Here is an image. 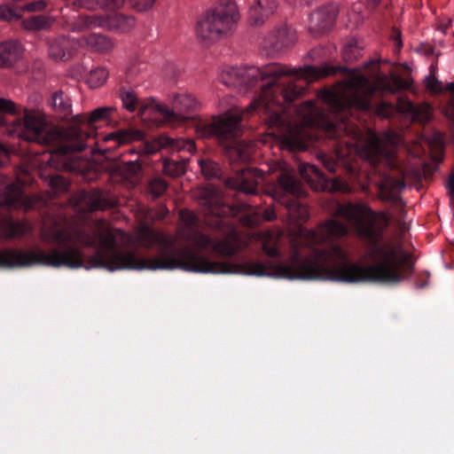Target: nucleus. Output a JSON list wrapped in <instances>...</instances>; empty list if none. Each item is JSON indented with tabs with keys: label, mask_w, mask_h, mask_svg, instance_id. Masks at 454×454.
Here are the masks:
<instances>
[{
	"label": "nucleus",
	"mask_w": 454,
	"mask_h": 454,
	"mask_svg": "<svg viewBox=\"0 0 454 454\" xmlns=\"http://www.w3.org/2000/svg\"><path fill=\"white\" fill-rule=\"evenodd\" d=\"M135 242L143 247L158 246V256L144 260L133 253L123 251L131 244V238L119 229L108 228L104 223L93 226L63 230L54 234V240L67 246L45 253L41 248L27 251L6 250L0 252V267H25L41 264L51 267L76 269L85 267L118 270H174L200 273H231V267L222 262H212L197 254L189 247L175 249L176 238L156 231L147 225L139 226Z\"/></svg>",
	"instance_id": "nucleus-1"
},
{
	"label": "nucleus",
	"mask_w": 454,
	"mask_h": 454,
	"mask_svg": "<svg viewBox=\"0 0 454 454\" xmlns=\"http://www.w3.org/2000/svg\"><path fill=\"white\" fill-rule=\"evenodd\" d=\"M348 233V228L336 219H329L320 223L315 231L297 226L290 233L293 254L288 262L274 267L254 263L247 273L288 279L394 283L404 278L411 270L410 254L399 244L372 246L365 255L372 262L371 265L348 261V252L339 245L316 250L311 255L302 258L300 251L302 247L314 250L320 244L341 238Z\"/></svg>",
	"instance_id": "nucleus-2"
},
{
	"label": "nucleus",
	"mask_w": 454,
	"mask_h": 454,
	"mask_svg": "<svg viewBox=\"0 0 454 454\" xmlns=\"http://www.w3.org/2000/svg\"><path fill=\"white\" fill-rule=\"evenodd\" d=\"M404 86V82L396 75L378 77L376 86H373L359 72L349 71L343 82H339L332 90H325L320 94L322 100L334 112V120L313 101L305 102L297 111L301 123L288 124L281 135L283 146L290 150L305 149L308 142L313 138L309 130L311 128L322 129L332 137L337 136L338 130L349 132L351 129L348 124L338 121L337 113L349 106L369 109L375 89L394 92Z\"/></svg>",
	"instance_id": "nucleus-3"
},
{
	"label": "nucleus",
	"mask_w": 454,
	"mask_h": 454,
	"mask_svg": "<svg viewBox=\"0 0 454 454\" xmlns=\"http://www.w3.org/2000/svg\"><path fill=\"white\" fill-rule=\"evenodd\" d=\"M334 73V69L327 67H305L303 68H290L280 63H270L261 68L252 67L247 70L249 77L261 81L260 98L253 101L243 113L252 114L261 111L266 116L270 127L282 128L286 118L282 113L281 100L292 102L302 95L304 87L296 82L283 77L294 76L298 80L311 82Z\"/></svg>",
	"instance_id": "nucleus-4"
},
{
	"label": "nucleus",
	"mask_w": 454,
	"mask_h": 454,
	"mask_svg": "<svg viewBox=\"0 0 454 454\" xmlns=\"http://www.w3.org/2000/svg\"><path fill=\"white\" fill-rule=\"evenodd\" d=\"M172 108L151 100L142 105L139 114L142 121L149 125L161 122L175 126L191 119V114L200 108V101L191 93L182 92L173 96Z\"/></svg>",
	"instance_id": "nucleus-5"
},
{
	"label": "nucleus",
	"mask_w": 454,
	"mask_h": 454,
	"mask_svg": "<svg viewBox=\"0 0 454 454\" xmlns=\"http://www.w3.org/2000/svg\"><path fill=\"white\" fill-rule=\"evenodd\" d=\"M238 20V8L234 3L220 4L198 21L197 36L206 45L213 43L226 35Z\"/></svg>",
	"instance_id": "nucleus-6"
},
{
	"label": "nucleus",
	"mask_w": 454,
	"mask_h": 454,
	"mask_svg": "<svg viewBox=\"0 0 454 454\" xmlns=\"http://www.w3.org/2000/svg\"><path fill=\"white\" fill-rule=\"evenodd\" d=\"M334 215L345 219L358 237L367 241H377L380 234V223H385L383 215L375 214L365 204H338Z\"/></svg>",
	"instance_id": "nucleus-7"
},
{
	"label": "nucleus",
	"mask_w": 454,
	"mask_h": 454,
	"mask_svg": "<svg viewBox=\"0 0 454 454\" xmlns=\"http://www.w3.org/2000/svg\"><path fill=\"white\" fill-rule=\"evenodd\" d=\"M134 16L118 13L114 15H80L71 25V31L80 33L94 28H104L121 34H127L136 27Z\"/></svg>",
	"instance_id": "nucleus-8"
},
{
	"label": "nucleus",
	"mask_w": 454,
	"mask_h": 454,
	"mask_svg": "<svg viewBox=\"0 0 454 454\" xmlns=\"http://www.w3.org/2000/svg\"><path fill=\"white\" fill-rule=\"evenodd\" d=\"M400 142L401 137L394 131H387L380 137L368 131L364 143L361 145V155L373 164L381 159L389 160L393 157L395 148Z\"/></svg>",
	"instance_id": "nucleus-9"
},
{
	"label": "nucleus",
	"mask_w": 454,
	"mask_h": 454,
	"mask_svg": "<svg viewBox=\"0 0 454 454\" xmlns=\"http://www.w3.org/2000/svg\"><path fill=\"white\" fill-rule=\"evenodd\" d=\"M242 116L235 113H224L212 119L211 122L198 125L196 132L199 137L207 138L215 137L225 140L239 136L241 132L240 121Z\"/></svg>",
	"instance_id": "nucleus-10"
},
{
	"label": "nucleus",
	"mask_w": 454,
	"mask_h": 454,
	"mask_svg": "<svg viewBox=\"0 0 454 454\" xmlns=\"http://www.w3.org/2000/svg\"><path fill=\"white\" fill-rule=\"evenodd\" d=\"M46 125V116L43 112L25 110L23 117L13 121L9 132L27 141L44 143Z\"/></svg>",
	"instance_id": "nucleus-11"
},
{
	"label": "nucleus",
	"mask_w": 454,
	"mask_h": 454,
	"mask_svg": "<svg viewBox=\"0 0 454 454\" xmlns=\"http://www.w3.org/2000/svg\"><path fill=\"white\" fill-rule=\"evenodd\" d=\"M180 220L184 226L178 228L176 235L174 237L176 238V242L177 239H182L186 243L192 244L197 248H204L211 242L207 236L195 230L196 216L192 211L187 209L181 210Z\"/></svg>",
	"instance_id": "nucleus-12"
},
{
	"label": "nucleus",
	"mask_w": 454,
	"mask_h": 454,
	"mask_svg": "<svg viewBox=\"0 0 454 454\" xmlns=\"http://www.w3.org/2000/svg\"><path fill=\"white\" fill-rule=\"evenodd\" d=\"M269 171L271 173L280 171L278 183L285 192L295 197H300L303 194L300 182L293 176V168L286 161L276 160L271 162Z\"/></svg>",
	"instance_id": "nucleus-13"
},
{
	"label": "nucleus",
	"mask_w": 454,
	"mask_h": 454,
	"mask_svg": "<svg viewBox=\"0 0 454 454\" xmlns=\"http://www.w3.org/2000/svg\"><path fill=\"white\" fill-rule=\"evenodd\" d=\"M262 181L263 176L261 171L255 168H247L238 173L235 177L229 179L227 184L240 192L254 194Z\"/></svg>",
	"instance_id": "nucleus-14"
},
{
	"label": "nucleus",
	"mask_w": 454,
	"mask_h": 454,
	"mask_svg": "<svg viewBox=\"0 0 454 454\" xmlns=\"http://www.w3.org/2000/svg\"><path fill=\"white\" fill-rule=\"evenodd\" d=\"M35 198H23L20 186L18 184H9L0 192V205L2 207L27 210L35 207Z\"/></svg>",
	"instance_id": "nucleus-15"
},
{
	"label": "nucleus",
	"mask_w": 454,
	"mask_h": 454,
	"mask_svg": "<svg viewBox=\"0 0 454 454\" xmlns=\"http://www.w3.org/2000/svg\"><path fill=\"white\" fill-rule=\"evenodd\" d=\"M79 50L77 38L60 36L49 43L48 55L54 61L66 60Z\"/></svg>",
	"instance_id": "nucleus-16"
},
{
	"label": "nucleus",
	"mask_w": 454,
	"mask_h": 454,
	"mask_svg": "<svg viewBox=\"0 0 454 454\" xmlns=\"http://www.w3.org/2000/svg\"><path fill=\"white\" fill-rule=\"evenodd\" d=\"M337 16V9L331 5L314 12L309 19V29L314 33H324L330 29Z\"/></svg>",
	"instance_id": "nucleus-17"
},
{
	"label": "nucleus",
	"mask_w": 454,
	"mask_h": 454,
	"mask_svg": "<svg viewBox=\"0 0 454 454\" xmlns=\"http://www.w3.org/2000/svg\"><path fill=\"white\" fill-rule=\"evenodd\" d=\"M443 145V135L441 132H434L429 137H420L409 150L411 154L419 157L426 152L424 146H427V149L434 157L442 152Z\"/></svg>",
	"instance_id": "nucleus-18"
},
{
	"label": "nucleus",
	"mask_w": 454,
	"mask_h": 454,
	"mask_svg": "<svg viewBox=\"0 0 454 454\" xmlns=\"http://www.w3.org/2000/svg\"><path fill=\"white\" fill-rule=\"evenodd\" d=\"M63 137L67 140V144L58 149L61 154H67L73 151H82L87 146L84 141L88 135L80 127L67 128L63 131Z\"/></svg>",
	"instance_id": "nucleus-19"
},
{
	"label": "nucleus",
	"mask_w": 454,
	"mask_h": 454,
	"mask_svg": "<svg viewBox=\"0 0 454 454\" xmlns=\"http://www.w3.org/2000/svg\"><path fill=\"white\" fill-rule=\"evenodd\" d=\"M79 49L86 48L90 51L106 53L114 48V43L106 35L101 34H90L77 38Z\"/></svg>",
	"instance_id": "nucleus-20"
},
{
	"label": "nucleus",
	"mask_w": 454,
	"mask_h": 454,
	"mask_svg": "<svg viewBox=\"0 0 454 454\" xmlns=\"http://www.w3.org/2000/svg\"><path fill=\"white\" fill-rule=\"evenodd\" d=\"M276 3L273 0H255L249 7L248 20L253 26H259L273 13Z\"/></svg>",
	"instance_id": "nucleus-21"
},
{
	"label": "nucleus",
	"mask_w": 454,
	"mask_h": 454,
	"mask_svg": "<svg viewBox=\"0 0 454 454\" xmlns=\"http://www.w3.org/2000/svg\"><path fill=\"white\" fill-rule=\"evenodd\" d=\"M271 197L285 204L288 210V216L291 222L295 221H306L309 217V210L306 206L300 204L295 199L289 200H283L281 192L273 191Z\"/></svg>",
	"instance_id": "nucleus-22"
},
{
	"label": "nucleus",
	"mask_w": 454,
	"mask_h": 454,
	"mask_svg": "<svg viewBox=\"0 0 454 454\" xmlns=\"http://www.w3.org/2000/svg\"><path fill=\"white\" fill-rule=\"evenodd\" d=\"M208 239L211 242L203 249L210 247L212 252L216 254L231 255L239 249L238 234L235 231H231L230 235L222 240L216 241L209 237Z\"/></svg>",
	"instance_id": "nucleus-23"
},
{
	"label": "nucleus",
	"mask_w": 454,
	"mask_h": 454,
	"mask_svg": "<svg viewBox=\"0 0 454 454\" xmlns=\"http://www.w3.org/2000/svg\"><path fill=\"white\" fill-rule=\"evenodd\" d=\"M115 111L116 107L113 106H101L87 114L77 115L76 121L80 123L87 124L89 127H93L98 121H110Z\"/></svg>",
	"instance_id": "nucleus-24"
},
{
	"label": "nucleus",
	"mask_w": 454,
	"mask_h": 454,
	"mask_svg": "<svg viewBox=\"0 0 454 454\" xmlns=\"http://www.w3.org/2000/svg\"><path fill=\"white\" fill-rule=\"evenodd\" d=\"M403 187L404 184L402 181L392 176H386L379 184L380 196L382 200L396 202Z\"/></svg>",
	"instance_id": "nucleus-25"
},
{
	"label": "nucleus",
	"mask_w": 454,
	"mask_h": 454,
	"mask_svg": "<svg viewBox=\"0 0 454 454\" xmlns=\"http://www.w3.org/2000/svg\"><path fill=\"white\" fill-rule=\"evenodd\" d=\"M145 134L143 131L134 129H122L109 133L104 137L105 141H114L117 145L129 144L135 141H141L144 139Z\"/></svg>",
	"instance_id": "nucleus-26"
},
{
	"label": "nucleus",
	"mask_w": 454,
	"mask_h": 454,
	"mask_svg": "<svg viewBox=\"0 0 454 454\" xmlns=\"http://www.w3.org/2000/svg\"><path fill=\"white\" fill-rule=\"evenodd\" d=\"M23 53L22 46L18 42L0 43V67L12 64L18 60Z\"/></svg>",
	"instance_id": "nucleus-27"
},
{
	"label": "nucleus",
	"mask_w": 454,
	"mask_h": 454,
	"mask_svg": "<svg viewBox=\"0 0 454 454\" xmlns=\"http://www.w3.org/2000/svg\"><path fill=\"white\" fill-rule=\"evenodd\" d=\"M160 148H168L173 152H188L195 151V144L192 139H174L169 137H160L157 140Z\"/></svg>",
	"instance_id": "nucleus-28"
},
{
	"label": "nucleus",
	"mask_w": 454,
	"mask_h": 454,
	"mask_svg": "<svg viewBox=\"0 0 454 454\" xmlns=\"http://www.w3.org/2000/svg\"><path fill=\"white\" fill-rule=\"evenodd\" d=\"M50 105L61 118H67L72 113L71 101L61 91L52 94Z\"/></svg>",
	"instance_id": "nucleus-29"
},
{
	"label": "nucleus",
	"mask_w": 454,
	"mask_h": 454,
	"mask_svg": "<svg viewBox=\"0 0 454 454\" xmlns=\"http://www.w3.org/2000/svg\"><path fill=\"white\" fill-rule=\"evenodd\" d=\"M55 22L52 16L38 15L31 16L22 20V27L27 30H40L51 27Z\"/></svg>",
	"instance_id": "nucleus-30"
},
{
	"label": "nucleus",
	"mask_w": 454,
	"mask_h": 454,
	"mask_svg": "<svg viewBox=\"0 0 454 454\" xmlns=\"http://www.w3.org/2000/svg\"><path fill=\"white\" fill-rule=\"evenodd\" d=\"M275 40L272 43L273 48L276 51H280L284 48H288L292 46L296 41V35L294 31L291 28H281L277 31L274 35Z\"/></svg>",
	"instance_id": "nucleus-31"
},
{
	"label": "nucleus",
	"mask_w": 454,
	"mask_h": 454,
	"mask_svg": "<svg viewBox=\"0 0 454 454\" xmlns=\"http://www.w3.org/2000/svg\"><path fill=\"white\" fill-rule=\"evenodd\" d=\"M201 204L207 207V214L220 215L224 213L223 209L220 208L218 197L208 189L200 192Z\"/></svg>",
	"instance_id": "nucleus-32"
},
{
	"label": "nucleus",
	"mask_w": 454,
	"mask_h": 454,
	"mask_svg": "<svg viewBox=\"0 0 454 454\" xmlns=\"http://www.w3.org/2000/svg\"><path fill=\"white\" fill-rule=\"evenodd\" d=\"M29 226L24 223L13 222L6 220L1 227L2 234L5 238H16L28 231Z\"/></svg>",
	"instance_id": "nucleus-33"
},
{
	"label": "nucleus",
	"mask_w": 454,
	"mask_h": 454,
	"mask_svg": "<svg viewBox=\"0 0 454 454\" xmlns=\"http://www.w3.org/2000/svg\"><path fill=\"white\" fill-rule=\"evenodd\" d=\"M109 73L105 67H97L90 71L86 77V82L91 89H98L105 84Z\"/></svg>",
	"instance_id": "nucleus-34"
},
{
	"label": "nucleus",
	"mask_w": 454,
	"mask_h": 454,
	"mask_svg": "<svg viewBox=\"0 0 454 454\" xmlns=\"http://www.w3.org/2000/svg\"><path fill=\"white\" fill-rule=\"evenodd\" d=\"M280 239V233L278 232H266L262 237V247L265 253L271 256L275 257L278 255V242Z\"/></svg>",
	"instance_id": "nucleus-35"
},
{
	"label": "nucleus",
	"mask_w": 454,
	"mask_h": 454,
	"mask_svg": "<svg viewBox=\"0 0 454 454\" xmlns=\"http://www.w3.org/2000/svg\"><path fill=\"white\" fill-rule=\"evenodd\" d=\"M252 152L250 145L239 143L230 150V156L234 160L247 161L251 159Z\"/></svg>",
	"instance_id": "nucleus-36"
},
{
	"label": "nucleus",
	"mask_w": 454,
	"mask_h": 454,
	"mask_svg": "<svg viewBox=\"0 0 454 454\" xmlns=\"http://www.w3.org/2000/svg\"><path fill=\"white\" fill-rule=\"evenodd\" d=\"M185 160H166L163 164V171L166 175L172 177L179 176L185 172Z\"/></svg>",
	"instance_id": "nucleus-37"
},
{
	"label": "nucleus",
	"mask_w": 454,
	"mask_h": 454,
	"mask_svg": "<svg viewBox=\"0 0 454 454\" xmlns=\"http://www.w3.org/2000/svg\"><path fill=\"white\" fill-rule=\"evenodd\" d=\"M83 200L90 210H102L106 207V202L102 200L101 194L98 192H92L84 195Z\"/></svg>",
	"instance_id": "nucleus-38"
},
{
	"label": "nucleus",
	"mask_w": 454,
	"mask_h": 454,
	"mask_svg": "<svg viewBox=\"0 0 454 454\" xmlns=\"http://www.w3.org/2000/svg\"><path fill=\"white\" fill-rule=\"evenodd\" d=\"M201 173L206 178H214L219 176L220 168L216 163L210 160H200L199 161Z\"/></svg>",
	"instance_id": "nucleus-39"
},
{
	"label": "nucleus",
	"mask_w": 454,
	"mask_h": 454,
	"mask_svg": "<svg viewBox=\"0 0 454 454\" xmlns=\"http://www.w3.org/2000/svg\"><path fill=\"white\" fill-rule=\"evenodd\" d=\"M299 169L301 176L308 182H310L313 176L323 179L321 171L314 164H301Z\"/></svg>",
	"instance_id": "nucleus-40"
},
{
	"label": "nucleus",
	"mask_w": 454,
	"mask_h": 454,
	"mask_svg": "<svg viewBox=\"0 0 454 454\" xmlns=\"http://www.w3.org/2000/svg\"><path fill=\"white\" fill-rule=\"evenodd\" d=\"M20 18V14L18 10L10 4H0V20L4 21H13Z\"/></svg>",
	"instance_id": "nucleus-41"
},
{
	"label": "nucleus",
	"mask_w": 454,
	"mask_h": 454,
	"mask_svg": "<svg viewBox=\"0 0 454 454\" xmlns=\"http://www.w3.org/2000/svg\"><path fill=\"white\" fill-rule=\"evenodd\" d=\"M432 116V110L428 105L416 106L414 114H412V120L419 122H426L430 120Z\"/></svg>",
	"instance_id": "nucleus-42"
},
{
	"label": "nucleus",
	"mask_w": 454,
	"mask_h": 454,
	"mask_svg": "<svg viewBox=\"0 0 454 454\" xmlns=\"http://www.w3.org/2000/svg\"><path fill=\"white\" fill-rule=\"evenodd\" d=\"M167 189L166 182L161 178L153 179L148 185V191L154 197L160 196Z\"/></svg>",
	"instance_id": "nucleus-43"
},
{
	"label": "nucleus",
	"mask_w": 454,
	"mask_h": 454,
	"mask_svg": "<svg viewBox=\"0 0 454 454\" xmlns=\"http://www.w3.org/2000/svg\"><path fill=\"white\" fill-rule=\"evenodd\" d=\"M122 106L129 112L136 110L138 100L137 96L131 91H125L121 94Z\"/></svg>",
	"instance_id": "nucleus-44"
},
{
	"label": "nucleus",
	"mask_w": 454,
	"mask_h": 454,
	"mask_svg": "<svg viewBox=\"0 0 454 454\" xmlns=\"http://www.w3.org/2000/svg\"><path fill=\"white\" fill-rule=\"evenodd\" d=\"M218 107L224 113H230V111H233V113H235L238 111V113L241 114V111L235 106L234 99L229 96L219 100Z\"/></svg>",
	"instance_id": "nucleus-45"
},
{
	"label": "nucleus",
	"mask_w": 454,
	"mask_h": 454,
	"mask_svg": "<svg viewBox=\"0 0 454 454\" xmlns=\"http://www.w3.org/2000/svg\"><path fill=\"white\" fill-rule=\"evenodd\" d=\"M141 170V165L137 161H129L123 166V172L127 177L137 176Z\"/></svg>",
	"instance_id": "nucleus-46"
},
{
	"label": "nucleus",
	"mask_w": 454,
	"mask_h": 454,
	"mask_svg": "<svg viewBox=\"0 0 454 454\" xmlns=\"http://www.w3.org/2000/svg\"><path fill=\"white\" fill-rule=\"evenodd\" d=\"M102 0H76L74 5L90 11L101 9Z\"/></svg>",
	"instance_id": "nucleus-47"
},
{
	"label": "nucleus",
	"mask_w": 454,
	"mask_h": 454,
	"mask_svg": "<svg viewBox=\"0 0 454 454\" xmlns=\"http://www.w3.org/2000/svg\"><path fill=\"white\" fill-rule=\"evenodd\" d=\"M155 3V0H130L132 7L137 12H146L150 10Z\"/></svg>",
	"instance_id": "nucleus-48"
},
{
	"label": "nucleus",
	"mask_w": 454,
	"mask_h": 454,
	"mask_svg": "<svg viewBox=\"0 0 454 454\" xmlns=\"http://www.w3.org/2000/svg\"><path fill=\"white\" fill-rule=\"evenodd\" d=\"M415 107L416 106L403 98H400L396 106V108L399 112L409 114L411 118H412V114H414Z\"/></svg>",
	"instance_id": "nucleus-49"
},
{
	"label": "nucleus",
	"mask_w": 454,
	"mask_h": 454,
	"mask_svg": "<svg viewBox=\"0 0 454 454\" xmlns=\"http://www.w3.org/2000/svg\"><path fill=\"white\" fill-rule=\"evenodd\" d=\"M427 89L434 93H440L442 91V83L434 76H427L425 79Z\"/></svg>",
	"instance_id": "nucleus-50"
},
{
	"label": "nucleus",
	"mask_w": 454,
	"mask_h": 454,
	"mask_svg": "<svg viewBox=\"0 0 454 454\" xmlns=\"http://www.w3.org/2000/svg\"><path fill=\"white\" fill-rule=\"evenodd\" d=\"M126 0H102V10H118L124 6Z\"/></svg>",
	"instance_id": "nucleus-51"
},
{
	"label": "nucleus",
	"mask_w": 454,
	"mask_h": 454,
	"mask_svg": "<svg viewBox=\"0 0 454 454\" xmlns=\"http://www.w3.org/2000/svg\"><path fill=\"white\" fill-rule=\"evenodd\" d=\"M330 190L334 192H348L350 191V188L348 184L343 180L340 178H335L332 180V185Z\"/></svg>",
	"instance_id": "nucleus-52"
},
{
	"label": "nucleus",
	"mask_w": 454,
	"mask_h": 454,
	"mask_svg": "<svg viewBox=\"0 0 454 454\" xmlns=\"http://www.w3.org/2000/svg\"><path fill=\"white\" fill-rule=\"evenodd\" d=\"M47 3L44 0H37L26 4L23 9L27 12H41L45 9Z\"/></svg>",
	"instance_id": "nucleus-53"
},
{
	"label": "nucleus",
	"mask_w": 454,
	"mask_h": 454,
	"mask_svg": "<svg viewBox=\"0 0 454 454\" xmlns=\"http://www.w3.org/2000/svg\"><path fill=\"white\" fill-rule=\"evenodd\" d=\"M15 111L12 101L5 98H0V112L13 113Z\"/></svg>",
	"instance_id": "nucleus-54"
},
{
	"label": "nucleus",
	"mask_w": 454,
	"mask_h": 454,
	"mask_svg": "<svg viewBox=\"0 0 454 454\" xmlns=\"http://www.w3.org/2000/svg\"><path fill=\"white\" fill-rule=\"evenodd\" d=\"M242 223L247 226H254L260 223V216L257 213L247 215L242 217Z\"/></svg>",
	"instance_id": "nucleus-55"
},
{
	"label": "nucleus",
	"mask_w": 454,
	"mask_h": 454,
	"mask_svg": "<svg viewBox=\"0 0 454 454\" xmlns=\"http://www.w3.org/2000/svg\"><path fill=\"white\" fill-rule=\"evenodd\" d=\"M220 81L222 83L229 87L236 85V81L232 78L230 72H223L220 74Z\"/></svg>",
	"instance_id": "nucleus-56"
},
{
	"label": "nucleus",
	"mask_w": 454,
	"mask_h": 454,
	"mask_svg": "<svg viewBox=\"0 0 454 454\" xmlns=\"http://www.w3.org/2000/svg\"><path fill=\"white\" fill-rule=\"evenodd\" d=\"M393 111V107L387 104H381L377 108V114L383 117H388Z\"/></svg>",
	"instance_id": "nucleus-57"
},
{
	"label": "nucleus",
	"mask_w": 454,
	"mask_h": 454,
	"mask_svg": "<svg viewBox=\"0 0 454 454\" xmlns=\"http://www.w3.org/2000/svg\"><path fill=\"white\" fill-rule=\"evenodd\" d=\"M324 166L331 172H334L335 171V168H336V163L332 160L330 159L329 157H327L326 155H322L320 157Z\"/></svg>",
	"instance_id": "nucleus-58"
},
{
	"label": "nucleus",
	"mask_w": 454,
	"mask_h": 454,
	"mask_svg": "<svg viewBox=\"0 0 454 454\" xmlns=\"http://www.w3.org/2000/svg\"><path fill=\"white\" fill-rule=\"evenodd\" d=\"M262 218L266 221H273L277 218L274 207H267L262 214Z\"/></svg>",
	"instance_id": "nucleus-59"
},
{
	"label": "nucleus",
	"mask_w": 454,
	"mask_h": 454,
	"mask_svg": "<svg viewBox=\"0 0 454 454\" xmlns=\"http://www.w3.org/2000/svg\"><path fill=\"white\" fill-rule=\"evenodd\" d=\"M51 184L56 187L64 186L65 185V180L60 176H56L52 177L51 179Z\"/></svg>",
	"instance_id": "nucleus-60"
},
{
	"label": "nucleus",
	"mask_w": 454,
	"mask_h": 454,
	"mask_svg": "<svg viewBox=\"0 0 454 454\" xmlns=\"http://www.w3.org/2000/svg\"><path fill=\"white\" fill-rule=\"evenodd\" d=\"M449 192L452 200H454V175L449 179Z\"/></svg>",
	"instance_id": "nucleus-61"
},
{
	"label": "nucleus",
	"mask_w": 454,
	"mask_h": 454,
	"mask_svg": "<svg viewBox=\"0 0 454 454\" xmlns=\"http://www.w3.org/2000/svg\"><path fill=\"white\" fill-rule=\"evenodd\" d=\"M354 48L353 47H347L345 48L344 51H343V57L345 59L347 60H352L353 58L349 55V51H351Z\"/></svg>",
	"instance_id": "nucleus-62"
},
{
	"label": "nucleus",
	"mask_w": 454,
	"mask_h": 454,
	"mask_svg": "<svg viewBox=\"0 0 454 454\" xmlns=\"http://www.w3.org/2000/svg\"><path fill=\"white\" fill-rule=\"evenodd\" d=\"M446 116L454 121V106H450L448 107L445 113Z\"/></svg>",
	"instance_id": "nucleus-63"
},
{
	"label": "nucleus",
	"mask_w": 454,
	"mask_h": 454,
	"mask_svg": "<svg viewBox=\"0 0 454 454\" xmlns=\"http://www.w3.org/2000/svg\"><path fill=\"white\" fill-rule=\"evenodd\" d=\"M392 38L397 42V46L400 47L401 46V34L399 31H394L393 32V35H392Z\"/></svg>",
	"instance_id": "nucleus-64"
}]
</instances>
